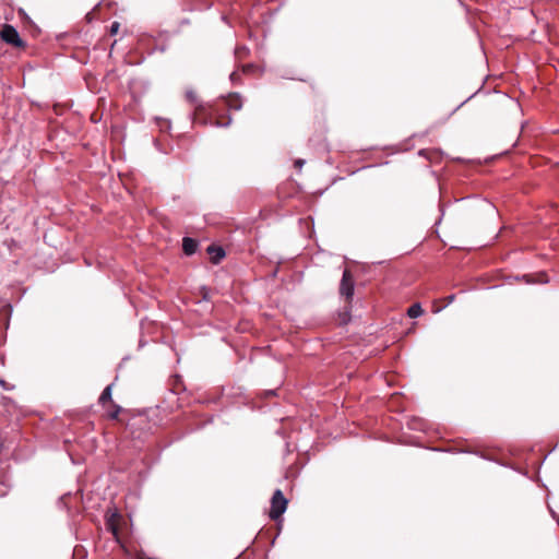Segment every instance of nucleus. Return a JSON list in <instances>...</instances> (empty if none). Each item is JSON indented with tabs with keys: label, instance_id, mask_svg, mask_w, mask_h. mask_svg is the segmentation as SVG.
Here are the masks:
<instances>
[{
	"label": "nucleus",
	"instance_id": "f257e3e1",
	"mask_svg": "<svg viewBox=\"0 0 559 559\" xmlns=\"http://www.w3.org/2000/svg\"><path fill=\"white\" fill-rule=\"evenodd\" d=\"M286 508L287 499L280 489L275 490L271 499L270 518L272 520H277L286 511Z\"/></svg>",
	"mask_w": 559,
	"mask_h": 559
},
{
	"label": "nucleus",
	"instance_id": "f03ea898",
	"mask_svg": "<svg viewBox=\"0 0 559 559\" xmlns=\"http://www.w3.org/2000/svg\"><path fill=\"white\" fill-rule=\"evenodd\" d=\"M0 35L2 40L7 44L13 45L15 47H22L24 45L19 32L12 25L5 24L2 27Z\"/></svg>",
	"mask_w": 559,
	"mask_h": 559
},
{
	"label": "nucleus",
	"instance_id": "7ed1b4c3",
	"mask_svg": "<svg viewBox=\"0 0 559 559\" xmlns=\"http://www.w3.org/2000/svg\"><path fill=\"white\" fill-rule=\"evenodd\" d=\"M340 294L346 298V300H350L354 295V278L352 273L348 270L343 272V276L340 284Z\"/></svg>",
	"mask_w": 559,
	"mask_h": 559
},
{
	"label": "nucleus",
	"instance_id": "20e7f679",
	"mask_svg": "<svg viewBox=\"0 0 559 559\" xmlns=\"http://www.w3.org/2000/svg\"><path fill=\"white\" fill-rule=\"evenodd\" d=\"M225 104L229 109L239 110L242 107V102L240 95L237 93L229 94L227 98H225Z\"/></svg>",
	"mask_w": 559,
	"mask_h": 559
},
{
	"label": "nucleus",
	"instance_id": "39448f33",
	"mask_svg": "<svg viewBox=\"0 0 559 559\" xmlns=\"http://www.w3.org/2000/svg\"><path fill=\"white\" fill-rule=\"evenodd\" d=\"M207 252L211 254V260L214 264H217L225 257L224 249L214 245L209 246Z\"/></svg>",
	"mask_w": 559,
	"mask_h": 559
},
{
	"label": "nucleus",
	"instance_id": "423d86ee",
	"mask_svg": "<svg viewBox=\"0 0 559 559\" xmlns=\"http://www.w3.org/2000/svg\"><path fill=\"white\" fill-rule=\"evenodd\" d=\"M119 514L118 513H111L106 521L107 530L112 533L115 537H118V522H119Z\"/></svg>",
	"mask_w": 559,
	"mask_h": 559
},
{
	"label": "nucleus",
	"instance_id": "0eeeda50",
	"mask_svg": "<svg viewBox=\"0 0 559 559\" xmlns=\"http://www.w3.org/2000/svg\"><path fill=\"white\" fill-rule=\"evenodd\" d=\"M198 246V241L192 238L185 237L182 240V249L187 255H192L193 253H195Z\"/></svg>",
	"mask_w": 559,
	"mask_h": 559
},
{
	"label": "nucleus",
	"instance_id": "6e6552de",
	"mask_svg": "<svg viewBox=\"0 0 559 559\" xmlns=\"http://www.w3.org/2000/svg\"><path fill=\"white\" fill-rule=\"evenodd\" d=\"M111 390L112 384L107 385L99 396V404L105 405L107 402H111Z\"/></svg>",
	"mask_w": 559,
	"mask_h": 559
},
{
	"label": "nucleus",
	"instance_id": "1a4fd4ad",
	"mask_svg": "<svg viewBox=\"0 0 559 559\" xmlns=\"http://www.w3.org/2000/svg\"><path fill=\"white\" fill-rule=\"evenodd\" d=\"M407 314L409 318H418L423 314V308L419 304L412 305L408 310Z\"/></svg>",
	"mask_w": 559,
	"mask_h": 559
},
{
	"label": "nucleus",
	"instance_id": "9d476101",
	"mask_svg": "<svg viewBox=\"0 0 559 559\" xmlns=\"http://www.w3.org/2000/svg\"><path fill=\"white\" fill-rule=\"evenodd\" d=\"M248 49L245 46L237 47L235 50V53L238 58H242L245 55L248 53Z\"/></svg>",
	"mask_w": 559,
	"mask_h": 559
},
{
	"label": "nucleus",
	"instance_id": "9b49d317",
	"mask_svg": "<svg viewBox=\"0 0 559 559\" xmlns=\"http://www.w3.org/2000/svg\"><path fill=\"white\" fill-rule=\"evenodd\" d=\"M114 411L109 414V417L116 419L121 412V407L119 405L112 404Z\"/></svg>",
	"mask_w": 559,
	"mask_h": 559
},
{
	"label": "nucleus",
	"instance_id": "f8f14e48",
	"mask_svg": "<svg viewBox=\"0 0 559 559\" xmlns=\"http://www.w3.org/2000/svg\"><path fill=\"white\" fill-rule=\"evenodd\" d=\"M119 27H120V24L118 22H114L111 25H110V34L111 35H115L118 33L119 31Z\"/></svg>",
	"mask_w": 559,
	"mask_h": 559
},
{
	"label": "nucleus",
	"instance_id": "ddd939ff",
	"mask_svg": "<svg viewBox=\"0 0 559 559\" xmlns=\"http://www.w3.org/2000/svg\"><path fill=\"white\" fill-rule=\"evenodd\" d=\"M253 68H254V66H253V64H251V63H249V64H245V66H242V68H241V69H242V72H243V73H249L250 71H252V70H253Z\"/></svg>",
	"mask_w": 559,
	"mask_h": 559
},
{
	"label": "nucleus",
	"instance_id": "4468645a",
	"mask_svg": "<svg viewBox=\"0 0 559 559\" xmlns=\"http://www.w3.org/2000/svg\"><path fill=\"white\" fill-rule=\"evenodd\" d=\"M231 122V119L228 117L226 121H216V126L218 127H228Z\"/></svg>",
	"mask_w": 559,
	"mask_h": 559
},
{
	"label": "nucleus",
	"instance_id": "2eb2a0df",
	"mask_svg": "<svg viewBox=\"0 0 559 559\" xmlns=\"http://www.w3.org/2000/svg\"><path fill=\"white\" fill-rule=\"evenodd\" d=\"M229 78H230V81L235 83V82H237L239 80V74H238L237 71H234V72L230 73Z\"/></svg>",
	"mask_w": 559,
	"mask_h": 559
},
{
	"label": "nucleus",
	"instance_id": "dca6fc26",
	"mask_svg": "<svg viewBox=\"0 0 559 559\" xmlns=\"http://www.w3.org/2000/svg\"><path fill=\"white\" fill-rule=\"evenodd\" d=\"M187 98H188L191 103H193V102L195 100V95H194V93H193V92H188V93H187Z\"/></svg>",
	"mask_w": 559,
	"mask_h": 559
},
{
	"label": "nucleus",
	"instance_id": "f3484780",
	"mask_svg": "<svg viewBox=\"0 0 559 559\" xmlns=\"http://www.w3.org/2000/svg\"><path fill=\"white\" fill-rule=\"evenodd\" d=\"M304 164H305V160H304V159H297V160L295 162V166H296V167H298V168H301Z\"/></svg>",
	"mask_w": 559,
	"mask_h": 559
}]
</instances>
